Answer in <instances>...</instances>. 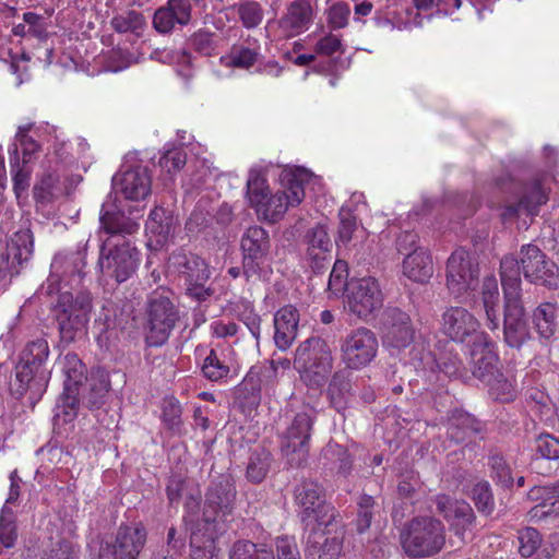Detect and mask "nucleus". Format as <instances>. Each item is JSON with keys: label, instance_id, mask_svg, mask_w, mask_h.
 <instances>
[{"label": "nucleus", "instance_id": "9b49d317", "mask_svg": "<svg viewBox=\"0 0 559 559\" xmlns=\"http://www.w3.org/2000/svg\"><path fill=\"white\" fill-rule=\"evenodd\" d=\"M547 173H535L523 181L508 180V189L514 194L516 201L506 206V213L518 215L521 212L536 215L542 205L549 199L550 188Z\"/></svg>", "mask_w": 559, "mask_h": 559}, {"label": "nucleus", "instance_id": "ddd939ff", "mask_svg": "<svg viewBox=\"0 0 559 559\" xmlns=\"http://www.w3.org/2000/svg\"><path fill=\"white\" fill-rule=\"evenodd\" d=\"M314 418L313 409L297 413L281 438V450L292 466L307 460Z\"/></svg>", "mask_w": 559, "mask_h": 559}, {"label": "nucleus", "instance_id": "c756f323", "mask_svg": "<svg viewBox=\"0 0 559 559\" xmlns=\"http://www.w3.org/2000/svg\"><path fill=\"white\" fill-rule=\"evenodd\" d=\"M485 430V423L462 409H452L448 415L447 436L454 443H463Z\"/></svg>", "mask_w": 559, "mask_h": 559}, {"label": "nucleus", "instance_id": "a211bd4d", "mask_svg": "<svg viewBox=\"0 0 559 559\" xmlns=\"http://www.w3.org/2000/svg\"><path fill=\"white\" fill-rule=\"evenodd\" d=\"M479 267L476 258L463 248L456 249L448 259L447 284L456 297L478 285Z\"/></svg>", "mask_w": 559, "mask_h": 559}, {"label": "nucleus", "instance_id": "37998d69", "mask_svg": "<svg viewBox=\"0 0 559 559\" xmlns=\"http://www.w3.org/2000/svg\"><path fill=\"white\" fill-rule=\"evenodd\" d=\"M198 485L193 479L181 473H173L166 485V496L170 507H177L183 497Z\"/></svg>", "mask_w": 559, "mask_h": 559}, {"label": "nucleus", "instance_id": "69168bd1", "mask_svg": "<svg viewBox=\"0 0 559 559\" xmlns=\"http://www.w3.org/2000/svg\"><path fill=\"white\" fill-rule=\"evenodd\" d=\"M520 554L523 557L533 556L542 543L540 534L533 527H526L519 532Z\"/></svg>", "mask_w": 559, "mask_h": 559}, {"label": "nucleus", "instance_id": "7ed1b4c3", "mask_svg": "<svg viewBox=\"0 0 559 559\" xmlns=\"http://www.w3.org/2000/svg\"><path fill=\"white\" fill-rule=\"evenodd\" d=\"M513 277L504 282L503 290V342L510 348L521 350L534 340L531 330L523 290L519 289V281L512 261L504 263Z\"/></svg>", "mask_w": 559, "mask_h": 559}, {"label": "nucleus", "instance_id": "1a4fd4ad", "mask_svg": "<svg viewBox=\"0 0 559 559\" xmlns=\"http://www.w3.org/2000/svg\"><path fill=\"white\" fill-rule=\"evenodd\" d=\"M271 240L261 226L249 227L241 237L242 275L247 282L262 278L269 270Z\"/></svg>", "mask_w": 559, "mask_h": 559}, {"label": "nucleus", "instance_id": "f8f14e48", "mask_svg": "<svg viewBox=\"0 0 559 559\" xmlns=\"http://www.w3.org/2000/svg\"><path fill=\"white\" fill-rule=\"evenodd\" d=\"M294 499L300 508L302 523L309 520L322 526L323 522L342 519L338 511L325 500L324 488L316 480L302 479L294 489Z\"/></svg>", "mask_w": 559, "mask_h": 559}, {"label": "nucleus", "instance_id": "a18cd8bd", "mask_svg": "<svg viewBox=\"0 0 559 559\" xmlns=\"http://www.w3.org/2000/svg\"><path fill=\"white\" fill-rule=\"evenodd\" d=\"M230 559H275V556L273 550L265 545L239 540L233 547Z\"/></svg>", "mask_w": 559, "mask_h": 559}, {"label": "nucleus", "instance_id": "49530a36", "mask_svg": "<svg viewBox=\"0 0 559 559\" xmlns=\"http://www.w3.org/2000/svg\"><path fill=\"white\" fill-rule=\"evenodd\" d=\"M490 477L502 488H511L514 484L512 471L506 459L498 452L490 453L488 457Z\"/></svg>", "mask_w": 559, "mask_h": 559}, {"label": "nucleus", "instance_id": "58836bf2", "mask_svg": "<svg viewBox=\"0 0 559 559\" xmlns=\"http://www.w3.org/2000/svg\"><path fill=\"white\" fill-rule=\"evenodd\" d=\"M274 459L272 453L264 448L254 449L247 463L246 478L252 484L262 483L272 469Z\"/></svg>", "mask_w": 559, "mask_h": 559}, {"label": "nucleus", "instance_id": "09e8293b", "mask_svg": "<svg viewBox=\"0 0 559 559\" xmlns=\"http://www.w3.org/2000/svg\"><path fill=\"white\" fill-rule=\"evenodd\" d=\"M323 456L333 464L338 474L347 476L352 469L353 460L348 451L337 444L329 443L323 449Z\"/></svg>", "mask_w": 559, "mask_h": 559}, {"label": "nucleus", "instance_id": "dca6fc26", "mask_svg": "<svg viewBox=\"0 0 559 559\" xmlns=\"http://www.w3.org/2000/svg\"><path fill=\"white\" fill-rule=\"evenodd\" d=\"M282 190L266 198L262 205H259L257 209L266 221L272 223L281 219L289 207L299 205L305 199L304 183L299 175L293 173L284 174L282 176Z\"/></svg>", "mask_w": 559, "mask_h": 559}, {"label": "nucleus", "instance_id": "79ce46f5", "mask_svg": "<svg viewBox=\"0 0 559 559\" xmlns=\"http://www.w3.org/2000/svg\"><path fill=\"white\" fill-rule=\"evenodd\" d=\"M29 129L31 126L19 127L15 134L13 151L15 150V146H17L20 153V163L34 166L41 151V145L28 134Z\"/></svg>", "mask_w": 559, "mask_h": 559}, {"label": "nucleus", "instance_id": "8fccbe9b", "mask_svg": "<svg viewBox=\"0 0 559 559\" xmlns=\"http://www.w3.org/2000/svg\"><path fill=\"white\" fill-rule=\"evenodd\" d=\"M421 486L419 474L414 469H404L397 474L396 491L401 499H414Z\"/></svg>", "mask_w": 559, "mask_h": 559}, {"label": "nucleus", "instance_id": "e2e57ef3", "mask_svg": "<svg viewBox=\"0 0 559 559\" xmlns=\"http://www.w3.org/2000/svg\"><path fill=\"white\" fill-rule=\"evenodd\" d=\"M357 504L358 512L356 520V528L357 532L361 534L365 533L371 525L376 501L373 497L364 493L360 496Z\"/></svg>", "mask_w": 559, "mask_h": 559}, {"label": "nucleus", "instance_id": "6e6d98bb", "mask_svg": "<svg viewBox=\"0 0 559 559\" xmlns=\"http://www.w3.org/2000/svg\"><path fill=\"white\" fill-rule=\"evenodd\" d=\"M110 24L117 33H135L145 25V19L141 12L129 10L114 16Z\"/></svg>", "mask_w": 559, "mask_h": 559}, {"label": "nucleus", "instance_id": "680f3d73", "mask_svg": "<svg viewBox=\"0 0 559 559\" xmlns=\"http://www.w3.org/2000/svg\"><path fill=\"white\" fill-rule=\"evenodd\" d=\"M489 386L490 393L500 402H510L515 399V390L503 373L498 370L490 382H485Z\"/></svg>", "mask_w": 559, "mask_h": 559}, {"label": "nucleus", "instance_id": "ea45409f", "mask_svg": "<svg viewBox=\"0 0 559 559\" xmlns=\"http://www.w3.org/2000/svg\"><path fill=\"white\" fill-rule=\"evenodd\" d=\"M10 168L14 193L16 198H21L29 188L34 166L20 163V153L15 146L14 151H10Z\"/></svg>", "mask_w": 559, "mask_h": 559}, {"label": "nucleus", "instance_id": "5fc2aeb1", "mask_svg": "<svg viewBox=\"0 0 559 559\" xmlns=\"http://www.w3.org/2000/svg\"><path fill=\"white\" fill-rule=\"evenodd\" d=\"M247 195L251 205L259 206L267 198L266 179L260 170L251 169L247 181Z\"/></svg>", "mask_w": 559, "mask_h": 559}, {"label": "nucleus", "instance_id": "f03ea898", "mask_svg": "<svg viewBox=\"0 0 559 559\" xmlns=\"http://www.w3.org/2000/svg\"><path fill=\"white\" fill-rule=\"evenodd\" d=\"M509 261L515 263L513 269L519 281V289H522L521 274L531 284L545 286L549 289H557L559 287V266L539 247L528 243L521 247L518 258L506 255L501 260L500 276L502 289H504L506 280L513 277L504 264Z\"/></svg>", "mask_w": 559, "mask_h": 559}, {"label": "nucleus", "instance_id": "5701e85b", "mask_svg": "<svg viewBox=\"0 0 559 559\" xmlns=\"http://www.w3.org/2000/svg\"><path fill=\"white\" fill-rule=\"evenodd\" d=\"M146 540L144 527L120 525L115 540L105 543L99 549V559H136Z\"/></svg>", "mask_w": 559, "mask_h": 559}, {"label": "nucleus", "instance_id": "c9c22d12", "mask_svg": "<svg viewBox=\"0 0 559 559\" xmlns=\"http://www.w3.org/2000/svg\"><path fill=\"white\" fill-rule=\"evenodd\" d=\"M313 10L309 0H295L287 8L286 14L281 19L282 27L297 35L307 29L312 22Z\"/></svg>", "mask_w": 559, "mask_h": 559}, {"label": "nucleus", "instance_id": "f3484780", "mask_svg": "<svg viewBox=\"0 0 559 559\" xmlns=\"http://www.w3.org/2000/svg\"><path fill=\"white\" fill-rule=\"evenodd\" d=\"M34 237L31 229L14 233L0 260V290L4 289L11 278L19 275L33 255Z\"/></svg>", "mask_w": 559, "mask_h": 559}, {"label": "nucleus", "instance_id": "4c0bfd02", "mask_svg": "<svg viewBox=\"0 0 559 559\" xmlns=\"http://www.w3.org/2000/svg\"><path fill=\"white\" fill-rule=\"evenodd\" d=\"M234 395L243 409L258 407L261 403V379L258 372L250 370L235 388Z\"/></svg>", "mask_w": 559, "mask_h": 559}, {"label": "nucleus", "instance_id": "6ab92c4d", "mask_svg": "<svg viewBox=\"0 0 559 559\" xmlns=\"http://www.w3.org/2000/svg\"><path fill=\"white\" fill-rule=\"evenodd\" d=\"M62 373L64 374L63 392L57 405L62 411L64 421L75 418L80 406L79 389L85 377V366L74 353H68L62 360Z\"/></svg>", "mask_w": 559, "mask_h": 559}, {"label": "nucleus", "instance_id": "cd10ccee", "mask_svg": "<svg viewBox=\"0 0 559 559\" xmlns=\"http://www.w3.org/2000/svg\"><path fill=\"white\" fill-rule=\"evenodd\" d=\"M168 267L188 282L209 281L211 271L204 259L195 253L177 250L168 258Z\"/></svg>", "mask_w": 559, "mask_h": 559}, {"label": "nucleus", "instance_id": "a19ab883", "mask_svg": "<svg viewBox=\"0 0 559 559\" xmlns=\"http://www.w3.org/2000/svg\"><path fill=\"white\" fill-rule=\"evenodd\" d=\"M350 369L346 367L344 369L337 370L333 373L330 384H329V395L332 404L335 407H342L346 402V397L352 395L353 385L350 379Z\"/></svg>", "mask_w": 559, "mask_h": 559}, {"label": "nucleus", "instance_id": "e433bc0d", "mask_svg": "<svg viewBox=\"0 0 559 559\" xmlns=\"http://www.w3.org/2000/svg\"><path fill=\"white\" fill-rule=\"evenodd\" d=\"M403 272L414 282H427L433 274L431 257L424 249H414L403 261Z\"/></svg>", "mask_w": 559, "mask_h": 559}, {"label": "nucleus", "instance_id": "7c9ffc66", "mask_svg": "<svg viewBox=\"0 0 559 559\" xmlns=\"http://www.w3.org/2000/svg\"><path fill=\"white\" fill-rule=\"evenodd\" d=\"M532 323L543 347H548L557 340L558 307L555 302L539 304L532 312Z\"/></svg>", "mask_w": 559, "mask_h": 559}, {"label": "nucleus", "instance_id": "a878e982", "mask_svg": "<svg viewBox=\"0 0 559 559\" xmlns=\"http://www.w3.org/2000/svg\"><path fill=\"white\" fill-rule=\"evenodd\" d=\"M492 346L488 334L478 336L475 343L467 346L468 369L474 378L484 383L490 382L499 370V358Z\"/></svg>", "mask_w": 559, "mask_h": 559}, {"label": "nucleus", "instance_id": "412c9836", "mask_svg": "<svg viewBox=\"0 0 559 559\" xmlns=\"http://www.w3.org/2000/svg\"><path fill=\"white\" fill-rule=\"evenodd\" d=\"M346 299L349 311L360 319H367L383 305V294L373 277L349 281Z\"/></svg>", "mask_w": 559, "mask_h": 559}, {"label": "nucleus", "instance_id": "2eb2a0df", "mask_svg": "<svg viewBox=\"0 0 559 559\" xmlns=\"http://www.w3.org/2000/svg\"><path fill=\"white\" fill-rule=\"evenodd\" d=\"M378 338L371 330L358 328L341 342V360L350 370H360L371 364L378 353Z\"/></svg>", "mask_w": 559, "mask_h": 559}, {"label": "nucleus", "instance_id": "f257e3e1", "mask_svg": "<svg viewBox=\"0 0 559 559\" xmlns=\"http://www.w3.org/2000/svg\"><path fill=\"white\" fill-rule=\"evenodd\" d=\"M49 344L45 338L26 343L15 367L14 380L10 382V393L17 400L34 407L47 390L51 370L48 368Z\"/></svg>", "mask_w": 559, "mask_h": 559}, {"label": "nucleus", "instance_id": "2f4dec72", "mask_svg": "<svg viewBox=\"0 0 559 559\" xmlns=\"http://www.w3.org/2000/svg\"><path fill=\"white\" fill-rule=\"evenodd\" d=\"M299 312L287 305L274 314V343L280 350L288 349L297 337Z\"/></svg>", "mask_w": 559, "mask_h": 559}, {"label": "nucleus", "instance_id": "4d7b16f0", "mask_svg": "<svg viewBox=\"0 0 559 559\" xmlns=\"http://www.w3.org/2000/svg\"><path fill=\"white\" fill-rule=\"evenodd\" d=\"M237 13L243 27L251 29L258 27L264 16V11L257 1H246L238 5Z\"/></svg>", "mask_w": 559, "mask_h": 559}, {"label": "nucleus", "instance_id": "de8ad7c7", "mask_svg": "<svg viewBox=\"0 0 559 559\" xmlns=\"http://www.w3.org/2000/svg\"><path fill=\"white\" fill-rule=\"evenodd\" d=\"M181 414L182 408L178 400L175 397L164 400L162 419L173 435L181 436L183 433Z\"/></svg>", "mask_w": 559, "mask_h": 559}, {"label": "nucleus", "instance_id": "0e129e2a", "mask_svg": "<svg viewBox=\"0 0 559 559\" xmlns=\"http://www.w3.org/2000/svg\"><path fill=\"white\" fill-rule=\"evenodd\" d=\"M79 549L72 542L61 538L47 548L40 559H78Z\"/></svg>", "mask_w": 559, "mask_h": 559}, {"label": "nucleus", "instance_id": "4be33fe9", "mask_svg": "<svg viewBox=\"0 0 559 559\" xmlns=\"http://www.w3.org/2000/svg\"><path fill=\"white\" fill-rule=\"evenodd\" d=\"M383 344L395 349L408 347L416 330L409 314L397 307H386L380 318Z\"/></svg>", "mask_w": 559, "mask_h": 559}, {"label": "nucleus", "instance_id": "473e14b6", "mask_svg": "<svg viewBox=\"0 0 559 559\" xmlns=\"http://www.w3.org/2000/svg\"><path fill=\"white\" fill-rule=\"evenodd\" d=\"M138 216H127L115 202L106 201L100 210V227L110 235H131L139 229Z\"/></svg>", "mask_w": 559, "mask_h": 559}, {"label": "nucleus", "instance_id": "c03bdc74", "mask_svg": "<svg viewBox=\"0 0 559 559\" xmlns=\"http://www.w3.org/2000/svg\"><path fill=\"white\" fill-rule=\"evenodd\" d=\"M17 539L16 516L4 506L0 512V554L3 549L14 547Z\"/></svg>", "mask_w": 559, "mask_h": 559}, {"label": "nucleus", "instance_id": "774afa93", "mask_svg": "<svg viewBox=\"0 0 559 559\" xmlns=\"http://www.w3.org/2000/svg\"><path fill=\"white\" fill-rule=\"evenodd\" d=\"M277 559H301L297 540L294 536L283 535L275 538Z\"/></svg>", "mask_w": 559, "mask_h": 559}, {"label": "nucleus", "instance_id": "0eeeda50", "mask_svg": "<svg viewBox=\"0 0 559 559\" xmlns=\"http://www.w3.org/2000/svg\"><path fill=\"white\" fill-rule=\"evenodd\" d=\"M295 362L299 366L301 381L308 388L318 390L325 385L334 358L324 340L309 337L297 347Z\"/></svg>", "mask_w": 559, "mask_h": 559}, {"label": "nucleus", "instance_id": "864d4df0", "mask_svg": "<svg viewBox=\"0 0 559 559\" xmlns=\"http://www.w3.org/2000/svg\"><path fill=\"white\" fill-rule=\"evenodd\" d=\"M534 460L545 459L557 461L559 459V439L550 433H540L534 440Z\"/></svg>", "mask_w": 559, "mask_h": 559}, {"label": "nucleus", "instance_id": "393cba45", "mask_svg": "<svg viewBox=\"0 0 559 559\" xmlns=\"http://www.w3.org/2000/svg\"><path fill=\"white\" fill-rule=\"evenodd\" d=\"M178 225V217L174 215L170 209L155 206L145 224L148 248L158 251L173 242Z\"/></svg>", "mask_w": 559, "mask_h": 559}, {"label": "nucleus", "instance_id": "f704fd0d", "mask_svg": "<svg viewBox=\"0 0 559 559\" xmlns=\"http://www.w3.org/2000/svg\"><path fill=\"white\" fill-rule=\"evenodd\" d=\"M66 188L61 182L60 175L55 169H47L37 177V180L33 187V198L37 204L46 206L53 202L62 194H64Z\"/></svg>", "mask_w": 559, "mask_h": 559}, {"label": "nucleus", "instance_id": "6e6552de", "mask_svg": "<svg viewBox=\"0 0 559 559\" xmlns=\"http://www.w3.org/2000/svg\"><path fill=\"white\" fill-rule=\"evenodd\" d=\"M179 318V309L171 300L169 292H152L145 305L146 345L159 347L166 344Z\"/></svg>", "mask_w": 559, "mask_h": 559}, {"label": "nucleus", "instance_id": "13d9d810", "mask_svg": "<svg viewBox=\"0 0 559 559\" xmlns=\"http://www.w3.org/2000/svg\"><path fill=\"white\" fill-rule=\"evenodd\" d=\"M452 520L454 521L455 534L463 538L464 532L474 525L476 515L466 501L460 500L453 511Z\"/></svg>", "mask_w": 559, "mask_h": 559}, {"label": "nucleus", "instance_id": "39448f33", "mask_svg": "<svg viewBox=\"0 0 559 559\" xmlns=\"http://www.w3.org/2000/svg\"><path fill=\"white\" fill-rule=\"evenodd\" d=\"M401 544L411 558L435 556L445 544L444 525L431 516L414 518L401 532Z\"/></svg>", "mask_w": 559, "mask_h": 559}, {"label": "nucleus", "instance_id": "423d86ee", "mask_svg": "<svg viewBox=\"0 0 559 559\" xmlns=\"http://www.w3.org/2000/svg\"><path fill=\"white\" fill-rule=\"evenodd\" d=\"M139 263L140 252L129 241L106 240L97 261L99 281L105 285H120L135 274Z\"/></svg>", "mask_w": 559, "mask_h": 559}, {"label": "nucleus", "instance_id": "20e7f679", "mask_svg": "<svg viewBox=\"0 0 559 559\" xmlns=\"http://www.w3.org/2000/svg\"><path fill=\"white\" fill-rule=\"evenodd\" d=\"M93 298L90 292L61 293L52 307V316L58 325L60 342L71 344L84 334L92 311Z\"/></svg>", "mask_w": 559, "mask_h": 559}, {"label": "nucleus", "instance_id": "338daca9", "mask_svg": "<svg viewBox=\"0 0 559 559\" xmlns=\"http://www.w3.org/2000/svg\"><path fill=\"white\" fill-rule=\"evenodd\" d=\"M23 22L27 25L28 36L37 38L39 41H46L49 37L47 23L45 19L35 12H25Z\"/></svg>", "mask_w": 559, "mask_h": 559}, {"label": "nucleus", "instance_id": "c85d7f7f", "mask_svg": "<svg viewBox=\"0 0 559 559\" xmlns=\"http://www.w3.org/2000/svg\"><path fill=\"white\" fill-rule=\"evenodd\" d=\"M190 0H168L153 16V26L160 34L170 33L176 24L188 25L191 21Z\"/></svg>", "mask_w": 559, "mask_h": 559}, {"label": "nucleus", "instance_id": "3c124183", "mask_svg": "<svg viewBox=\"0 0 559 559\" xmlns=\"http://www.w3.org/2000/svg\"><path fill=\"white\" fill-rule=\"evenodd\" d=\"M472 500L479 513L489 516L495 511V499L491 486L483 480L474 485L472 489Z\"/></svg>", "mask_w": 559, "mask_h": 559}, {"label": "nucleus", "instance_id": "bf43d9fd", "mask_svg": "<svg viewBox=\"0 0 559 559\" xmlns=\"http://www.w3.org/2000/svg\"><path fill=\"white\" fill-rule=\"evenodd\" d=\"M213 222V215L200 204L191 212L185 228L190 236H198L206 230Z\"/></svg>", "mask_w": 559, "mask_h": 559}, {"label": "nucleus", "instance_id": "052dcab7", "mask_svg": "<svg viewBox=\"0 0 559 559\" xmlns=\"http://www.w3.org/2000/svg\"><path fill=\"white\" fill-rule=\"evenodd\" d=\"M229 366L219 359L216 352L211 349L202 365V373L210 381H218L229 373Z\"/></svg>", "mask_w": 559, "mask_h": 559}, {"label": "nucleus", "instance_id": "bb28decb", "mask_svg": "<svg viewBox=\"0 0 559 559\" xmlns=\"http://www.w3.org/2000/svg\"><path fill=\"white\" fill-rule=\"evenodd\" d=\"M112 183L114 188L126 199L139 201L144 200L151 193L152 178L146 167L138 166L115 175Z\"/></svg>", "mask_w": 559, "mask_h": 559}, {"label": "nucleus", "instance_id": "aec40b11", "mask_svg": "<svg viewBox=\"0 0 559 559\" xmlns=\"http://www.w3.org/2000/svg\"><path fill=\"white\" fill-rule=\"evenodd\" d=\"M479 328L476 317L463 307H449L441 316V332L456 343H466L469 346L478 340V336L487 335Z\"/></svg>", "mask_w": 559, "mask_h": 559}, {"label": "nucleus", "instance_id": "603ef678", "mask_svg": "<svg viewBox=\"0 0 559 559\" xmlns=\"http://www.w3.org/2000/svg\"><path fill=\"white\" fill-rule=\"evenodd\" d=\"M348 277V266L347 262L344 260H336L333 264V269L330 273L329 282H328V292L331 296L338 297L344 293L347 294V287L349 282Z\"/></svg>", "mask_w": 559, "mask_h": 559}, {"label": "nucleus", "instance_id": "9d476101", "mask_svg": "<svg viewBox=\"0 0 559 559\" xmlns=\"http://www.w3.org/2000/svg\"><path fill=\"white\" fill-rule=\"evenodd\" d=\"M236 480L229 473H223L212 478L205 492L202 520L206 525H213L219 519L226 521L236 509Z\"/></svg>", "mask_w": 559, "mask_h": 559}, {"label": "nucleus", "instance_id": "b1692460", "mask_svg": "<svg viewBox=\"0 0 559 559\" xmlns=\"http://www.w3.org/2000/svg\"><path fill=\"white\" fill-rule=\"evenodd\" d=\"M305 246V261L313 273L319 274L328 270L332 262V240L328 229L322 224L309 228L302 238Z\"/></svg>", "mask_w": 559, "mask_h": 559}, {"label": "nucleus", "instance_id": "4468645a", "mask_svg": "<svg viewBox=\"0 0 559 559\" xmlns=\"http://www.w3.org/2000/svg\"><path fill=\"white\" fill-rule=\"evenodd\" d=\"M344 537L342 519L323 522L322 526L314 524L307 537L305 559H338Z\"/></svg>", "mask_w": 559, "mask_h": 559}, {"label": "nucleus", "instance_id": "72a5a7b5", "mask_svg": "<svg viewBox=\"0 0 559 559\" xmlns=\"http://www.w3.org/2000/svg\"><path fill=\"white\" fill-rule=\"evenodd\" d=\"M110 389L109 376L105 370L92 372L84 386L79 389V400L90 409L100 408Z\"/></svg>", "mask_w": 559, "mask_h": 559}]
</instances>
